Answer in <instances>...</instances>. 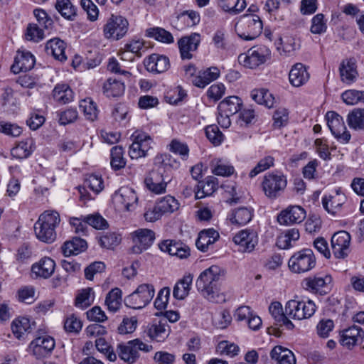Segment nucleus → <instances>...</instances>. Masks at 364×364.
<instances>
[{
  "label": "nucleus",
  "mask_w": 364,
  "mask_h": 364,
  "mask_svg": "<svg viewBox=\"0 0 364 364\" xmlns=\"http://www.w3.org/2000/svg\"><path fill=\"white\" fill-rule=\"evenodd\" d=\"M225 270L212 265L203 271L198 277L196 286L203 297L212 302H221L224 296L219 294V281L224 277Z\"/></svg>",
  "instance_id": "nucleus-1"
},
{
  "label": "nucleus",
  "mask_w": 364,
  "mask_h": 364,
  "mask_svg": "<svg viewBox=\"0 0 364 364\" xmlns=\"http://www.w3.org/2000/svg\"><path fill=\"white\" fill-rule=\"evenodd\" d=\"M60 215L55 210H46L34 225L37 238L46 243L53 242L56 238L55 228L60 224Z\"/></svg>",
  "instance_id": "nucleus-2"
},
{
  "label": "nucleus",
  "mask_w": 364,
  "mask_h": 364,
  "mask_svg": "<svg viewBox=\"0 0 364 364\" xmlns=\"http://www.w3.org/2000/svg\"><path fill=\"white\" fill-rule=\"evenodd\" d=\"M263 28L260 17L254 14H245L240 16L235 25V31L240 38L252 41L258 37Z\"/></svg>",
  "instance_id": "nucleus-3"
},
{
  "label": "nucleus",
  "mask_w": 364,
  "mask_h": 364,
  "mask_svg": "<svg viewBox=\"0 0 364 364\" xmlns=\"http://www.w3.org/2000/svg\"><path fill=\"white\" fill-rule=\"evenodd\" d=\"M316 259L311 249L304 248L294 252L288 262L290 270L294 273H306L313 269Z\"/></svg>",
  "instance_id": "nucleus-4"
},
{
  "label": "nucleus",
  "mask_w": 364,
  "mask_h": 364,
  "mask_svg": "<svg viewBox=\"0 0 364 364\" xmlns=\"http://www.w3.org/2000/svg\"><path fill=\"white\" fill-rule=\"evenodd\" d=\"M152 346L144 343L139 338H136L120 343L117 346V354L121 360L128 364H133L139 358V350L148 353L152 350Z\"/></svg>",
  "instance_id": "nucleus-5"
},
{
  "label": "nucleus",
  "mask_w": 364,
  "mask_h": 364,
  "mask_svg": "<svg viewBox=\"0 0 364 364\" xmlns=\"http://www.w3.org/2000/svg\"><path fill=\"white\" fill-rule=\"evenodd\" d=\"M287 185L286 176L281 173L272 172L264 176L262 186L264 195L269 199L280 196Z\"/></svg>",
  "instance_id": "nucleus-6"
},
{
  "label": "nucleus",
  "mask_w": 364,
  "mask_h": 364,
  "mask_svg": "<svg viewBox=\"0 0 364 364\" xmlns=\"http://www.w3.org/2000/svg\"><path fill=\"white\" fill-rule=\"evenodd\" d=\"M154 293L155 290L151 284H141L134 292L124 298V304L134 309H142L152 300Z\"/></svg>",
  "instance_id": "nucleus-7"
},
{
  "label": "nucleus",
  "mask_w": 364,
  "mask_h": 364,
  "mask_svg": "<svg viewBox=\"0 0 364 364\" xmlns=\"http://www.w3.org/2000/svg\"><path fill=\"white\" fill-rule=\"evenodd\" d=\"M129 22L122 16L112 14L103 27L105 38L118 41L122 38L128 31Z\"/></svg>",
  "instance_id": "nucleus-8"
},
{
  "label": "nucleus",
  "mask_w": 364,
  "mask_h": 364,
  "mask_svg": "<svg viewBox=\"0 0 364 364\" xmlns=\"http://www.w3.org/2000/svg\"><path fill=\"white\" fill-rule=\"evenodd\" d=\"M269 55L270 50L267 47L255 46L249 49L247 53L240 54L238 62L245 67L255 68L264 63Z\"/></svg>",
  "instance_id": "nucleus-9"
},
{
  "label": "nucleus",
  "mask_w": 364,
  "mask_h": 364,
  "mask_svg": "<svg viewBox=\"0 0 364 364\" xmlns=\"http://www.w3.org/2000/svg\"><path fill=\"white\" fill-rule=\"evenodd\" d=\"M316 311V305L311 300H290L286 304V313L289 318L302 320L311 317Z\"/></svg>",
  "instance_id": "nucleus-10"
},
{
  "label": "nucleus",
  "mask_w": 364,
  "mask_h": 364,
  "mask_svg": "<svg viewBox=\"0 0 364 364\" xmlns=\"http://www.w3.org/2000/svg\"><path fill=\"white\" fill-rule=\"evenodd\" d=\"M131 139L132 144L129 146V156L132 159L145 157L151 148L153 143L151 137L148 134L137 130L132 134Z\"/></svg>",
  "instance_id": "nucleus-11"
},
{
  "label": "nucleus",
  "mask_w": 364,
  "mask_h": 364,
  "mask_svg": "<svg viewBox=\"0 0 364 364\" xmlns=\"http://www.w3.org/2000/svg\"><path fill=\"white\" fill-rule=\"evenodd\" d=\"M327 124L331 133L340 141L348 143L350 139V134L345 126L343 118L335 112H328L326 114Z\"/></svg>",
  "instance_id": "nucleus-12"
},
{
  "label": "nucleus",
  "mask_w": 364,
  "mask_h": 364,
  "mask_svg": "<svg viewBox=\"0 0 364 364\" xmlns=\"http://www.w3.org/2000/svg\"><path fill=\"white\" fill-rule=\"evenodd\" d=\"M171 181L168 175L153 168L144 179L145 186L154 194L166 192L167 184Z\"/></svg>",
  "instance_id": "nucleus-13"
},
{
  "label": "nucleus",
  "mask_w": 364,
  "mask_h": 364,
  "mask_svg": "<svg viewBox=\"0 0 364 364\" xmlns=\"http://www.w3.org/2000/svg\"><path fill=\"white\" fill-rule=\"evenodd\" d=\"M55 346V340L48 335L36 338L29 344V349L36 358H41L50 354Z\"/></svg>",
  "instance_id": "nucleus-14"
},
{
  "label": "nucleus",
  "mask_w": 364,
  "mask_h": 364,
  "mask_svg": "<svg viewBox=\"0 0 364 364\" xmlns=\"http://www.w3.org/2000/svg\"><path fill=\"white\" fill-rule=\"evenodd\" d=\"M234 242L242 252H252L258 243L257 232L250 229L240 231L233 237Z\"/></svg>",
  "instance_id": "nucleus-15"
},
{
  "label": "nucleus",
  "mask_w": 364,
  "mask_h": 364,
  "mask_svg": "<svg viewBox=\"0 0 364 364\" xmlns=\"http://www.w3.org/2000/svg\"><path fill=\"white\" fill-rule=\"evenodd\" d=\"M350 235L344 230L336 232L331 237V247L336 258H345L350 252Z\"/></svg>",
  "instance_id": "nucleus-16"
},
{
  "label": "nucleus",
  "mask_w": 364,
  "mask_h": 364,
  "mask_svg": "<svg viewBox=\"0 0 364 364\" xmlns=\"http://www.w3.org/2000/svg\"><path fill=\"white\" fill-rule=\"evenodd\" d=\"M331 281V277L329 275L317 274L304 279L302 285L305 289L311 292L325 294L330 289L329 285Z\"/></svg>",
  "instance_id": "nucleus-17"
},
{
  "label": "nucleus",
  "mask_w": 364,
  "mask_h": 364,
  "mask_svg": "<svg viewBox=\"0 0 364 364\" xmlns=\"http://www.w3.org/2000/svg\"><path fill=\"white\" fill-rule=\"evenodd\" d=\"M200 43V35L198 33H192L189 36L181 38L178 41V46L183 60H190L193 58L192 52L196 51Z\"/></svg>",
  "instance_id": "nucleus-18"
},
{
  "label": "nucleus",
  "mask_w": 364,
  "mask_h": 364,
  "mask_svg": "<svg viewBox=\"0 0 364 364\" xmlns=\"http://www.w3.org/2000/svg\"><path fill=\"white\" fill-rule=\"evenodd\" d=\"M306 218L305 210L299 205H291L282 210L277 217L281 225H289L301 223Z\"/></svg>",
  "instance_id": "nucleus-19"
},
{
  "label": "nucleus",
  "mask_w": 364,
  "mask_h": 364,
  "mask_svg": "<svg viewBox=\"0 0 364 364\" xmlns=\"http://www.w3.org/2000/svg\"><path fill=\"white\" fill-rule=\"evenodd\" d=\"M132 239L135 244L133 250L139 254L152 245L155 240V233L149 229H139L132 233Z\"/></svg>",
  "instance_id": "nucleus-20"
},
{
  "label": "nucleus",
  "mask_w": 364,
  "mask_h": 364,
  "mask_svg": "<svg viewBox=\"0 0 364 364\" xmlns=\"http://www.w3.org/2000/svg\"><path fill=\"white\" fill-rule=\"evenodd\" d=\"M35 62V58L31 53L18 51L11 70L14 74L27 72L33 68Z\"/></svg>",
  "instance_id": "nucleus-21"
},
{
  "label": "nucleus",
  "mask_w": 364,
  "mask_h": 364,
  "mask_svg": "<svg viewBox=\"0 0 364 364\" xmlns=\"http://www.w3.org/2000/svg\"><path fill=\"white\" fill-rule=\"evenodd\" d=\"M364 332L362 328L357 326H352L342 331L340 342L342 346L348 349L363 341Z\"/></svg>",
  "instance_id": "nucleus-22"
},
{
  "label": "nucleus",
  "mask_w": 364,
  "mask_h": 364,
  "mask_svg": "<svg viewBox=\"0 0 364 364\" xmlns=\"http://www.w3.org/2000/svg\"><path fill=\"white\" fill-rule=\"evenodd\" d=\"M171 329L166 319L154 321L148 326L146 333L148 336L157 342L164 341L168 336Z\"/></svg>",
  "instance_id": "nucleus-23"
},
{
  "label": "nucleus",
  "mask_w": 364,
  "mask_h": 364,
  "mask_svg": "<svg viewBox=\"0 0 364 364\" xmlns=\"http://www.w3.org/2000/svg\"><path fill=\"white\" fill-rule=\"evenodd\" d=\"M114 200L129 211L135 208L138 197L132 188L122 187L114 193Z\"/></svg>",
  "instance_id": "nucleus-24"
},
{
  "label": "nucleus",
  "mask_w": 364,
  "mask_h": 364,
  "mask_svg": "<svg viewBox=\"0 0 364 364\" xmlns=\"http://www.w3.org/2000/svg\"><path fill=\"white\" fill-rule=\"evenodd\" d=\"M346 201V197L340 190H336L333 195L325 196L322 198L324 209L332 215H335L340 210Z\"/></svg>",
  "instance_id": "nucleus-25"
},
{
  "label": "nucleus",
  "mask_w": 364,
  "mask_h": 364,
  "mask_svg": "<svg viewBox=\"0 0 364 364\" xmlns=\"http://www.w3.org/2000/svg\"><path fill=\"white\" fill-rule=\"evenodd\" d=\"M55 267V261L48 257H44L32 265L31 272L37 277L48 279L53 274Z\"/></svg>",
  "instance_id": "nucleus-26"
},
{
  "label": "nucleus",
  "mask_w": 364,
  "mask_h": 364,
  "mask_svg": "<svg viewBox=\"0 0 364 364\" xmlns=\"http://www.w3.org/2000/svg\"><path fill=\"white\" fill-rule=\"evenodd\" d=\"M11 330L14 336L21 340L30 333L35 328V322H31L28 318L18 317L11 323Z\"/></svg>",
  "instance_id": "nucleus-27"
},
{
  "label": "nucleus",
  "mask_w": 364,
  "mask_h": 364,
  "mask_svg": "<svg viewBox=\"0 0 364 364\" xmlns=\"http://www.w3.org/2000/svg\"><path fill=\"white\" fill-rule=\"evenodd\" d=\"M269 311L273 317L276 325L279 326H284L288 330L294 328V324L289 320L286 311H283L282 306L279 302H272L269 307Z\"/></svg>",
  "instance_id": "nucleus-28"
},
{
  "label": "nucleus",
  "mask_w": 364,
  "mask_h": 364,
  "mask_svg": "<svg viewBox=\"0 0 364 364\" xmlns=\"http://www.w3.org/2000/svg\"><path fill=\"white\" fill-rule=\"evenodd\" d=\"M220 76V70L217 67H211L198 72L192 82L198 87H205L211 82L217 80Z\"/></svg>",
  "instance_id": "nucleus-29"
},
{
  "label": "nucleus",
  "mask_w": 364,
  "mask_h": 364,
  "mask_svg": "<svg viewBox=\"0 0 364 364\" xmlns=\"http://www.w3.org/2000/svg\"><path fill=\"white\" fill-rule=\"evenodd\" d=\"M310 75L306 66L302 63H296L289 74L290 83L294 87H300L304 85L309 79Z\"/></svg>",
  "instance_id": "nucleus-30"
},
{
  "label": "nucleus",
  "mask_w": 364,
  "mask_h": 364,
  "mask_svg": "<svg viewBox=\"0 0 364 364\" xmlns=\"http://www.w3.org/2000/svg\"><path fill=\"white\" fill-rule=\"evenodd\" d=\"M66 43L58 38H54L47 41L46 44V51L48 55L59 61H64L67 57L65 55Z\"/></svg>",
  "instance_id": "nucleus-31"
},
{
  "label": "nucleus",
  "mask_w": 364,
  "mask_h": 364,
  "mask_svg": "<svg viewBox=\"0 0 364 364\" xmlns=\"http://www.w3.org/2000/svg\"><path fill=\"white\" fill-rule=\"evenodd\" d=\"M155 169L159 171L166 172L172 169H177L180 163L169 154H159L154 159Z\"/></svg>",
  "instance_id": "nucleus-32"
},
{
  "label": "nucleus",
  "mask_w": 364,
  "mask_h": 364,
  "mask_svg": "<svg viewBox=\"0 0 364 364\" xmlns=\"http://www.w3.org/2000/svg\"><path fill=\"white\" fill-rule=\"evenodd\" d=\"M218 187V180L214 176H208L205 181H200L197 186L196 198L200 199L211 196Z\"/></svg>",
  "instance_id": "nucleus-33"
},
{
  "label": "nucleus",
  "mask_w": 364,
  "mask_h": 364,
  "mask_svg": "<svg viewBox=\"0 0 364 364\" xmlns=\"http://www.w3.org/2000/svg\"><path fill=\"white\" fill-rule=\"evenodd\" d=\"M270 357L277 361V364H296V358L292 351L280 346L272 348Z\"/></svg>",
  "instance_id": "nucleus-34"
},
{
  "label": "nucleus",
  "mask_w": 364,
  "mask_h": 364,
  "mask_svg": "<svg viewBox=\"0 0 364 364\" xmlns=\"http://www.w3.org/2000/svg\"><path fill=\"white\" fill-rule=\"evenodd\" d=\"M87 247V242L77 237H73L71 240L66 241L62 246V251L65 257L72 255H78L84 252Z\"/></svg>",
  "instance_id": "nucleus-35"
},
{
  "label": "nucleus",
  "mask_w": 364,
  "mask_h": 364,
  "mask_svg": "<svg viewBox=\"0 0 364 364\" xmlns=\"http://www.w3.org/2000/svg\"><path fill=\"white\" fill-rule=\"evenodd\" d=\"M242 105L240 98L237 96H230L219 103L218 109L223 114L232 116L240 110Z\"/></svg>",
  "instance_id": "nucleus-36"
},
{
  "label": "nucleus",
  "mask_w": 364,
  "mask_h": 364,
  "mask_svg": "<svg viewBox=\"0 0 364 364\" xmlns=\"http://www.w3.org/2000/svg\"><path fill=\"white\" fill-rule=\"evenodd\" d=\"M146 66L148 70L161 73L169 68V59L165 55H153L149 57Z\"/></svg>",
  "instance_id": "nucleus-37"
},
{
  "label": "nucleus",
  "mask_w": 364,
  "mask_h": 364,
  "mask_svg": "<svg viewBox=\"0 0 364 364\" xmlns=\"http://www.w3.org/2000/svg\"><path fill=\"white\" fill-rule=\"evenodd\" d=\"M339 70L341 80L347 84L353 82L358 75L355 63L352 60H343Z\"/></svg>",
  "instance_id": "nucleus-38"
},
{
  "label": "nucleus",
  "mask_w": 364,
  "mask_h": 364,
  "mask_svg": "<svg viewBox=\"0 0 364 364\" xmlns=\"http://www.w3.org/2000/svg\"><path fill=\"white\" fill-rule=\"evenodd\" d=\"M124 90V83L116 79L109 78L103 85V92L109 98L122 96Z\"/></svg>",
  "instance_id": "nucleus-39"
},
{
  "label": "nucleus",
  "mask_w": 364,
  "mask_h": 364,
  "mask_svg": "<svg viewBox=\"0 0 364 364\" xmlns=\"http://www.w3.org/2000/svg\"><path fill=\"white\" fill-rule=\"evenodd\" d=\"M193 275L191 274L185 275L178 281L173 291V296L177 299H183L188 296L193 282Z\"/></svg>",
  "instance_id": "nucleus-40"
},
{
  "label": "nucleus",
  "mask_w": 364,
  "mask_h": 364,
  "mask_svg": "<svg viewBox=\"0 0 364 364\" xmlns=\"http://www.w3.org/2000/svg\"><path fill=\"white\" fill-rule=\"evenodd\" d=\"M55 7L65 19L73 21L77 16V8L70 0H56Z\"/></svg>",
  "instance_id": "nucleus-41"
},
{
  "label": "nucleus",
  "mask_w": 364,
  "mask_h": 364,
  "mask_svg": "<svg viewBox=\"0 0 364 364\" xmlns=\"http://www.w3.org/2000/svg\"><path fill=\"white\" fill-rule=\"evenodd\" d=\"M299 237L300 235L298 229H289L278 237L277 245L280 249H289L293 246L292 242L297 241L299 239Z\"/></svg>",
  "instance_id": "nucleus-42"
},
{
  "label": "nucleus",
  "mask_w": 364,
  "mask_h": 364,
  "mask_svg": "<svg viewBox=\"0 0 364 364\" xmlns=\"http://www.w3.org/2000/svg\"><path fill=\"white\" fill-rule=\"evenodd\" d=\"M53 97L61 104L70 102L73 98V92L68 85L58 84L53 90Z\"/></svg>",
  "instance_id": "nucleus-43"
},
{
  "label": "nucleus",
  "mask_w": 364,
  "mask_h": 364,
  "mask_svg": "<svg viewBox=\"0 0 364 364\" xmlns=\"http://www.w3.org/2000/svg\"><path fill=\"white\" fill-rule=\"evenodd\" d=\"M146 36L154 38L164 43H172L174 41L173 35L168 31L160 27H154L146 29Z\"/></svg>",
  "instance_id": "nucleus-44"
},
{
  "label": "nucleus",
  "mask_w": 364,
  "mask_h": 364,
  "mask_svg": "<svg viewBox=\"0 0 364 364\" xmlns=\"http://www.w3.org/2000/svg\"><path fill=\"white\" fill-rule=\"evenodd\" d=\"M251 97L259 105H263L267 107L270 108L274 105V98L267 90H253L251 92Z\"/></svg>",
  "instance_id": "nucleus-45"
},
{
  "label": "nucleus",
  "mask_w": 364,
  "mask_h": 364,
  "mask_svg": "<svg viewBox=\"0 0 364 364\" xmlns=\"http://www.w3.org/2000/svg\"><path fill=\"white\" fill-rule=\"evenodd\" d=\"M252 215V210L251 208L242 207L233 211L230 220L232 223L243 225L251 220Z\"/></svg>",
  "instance_id": "nucleus-46"
},
{
  "label": "nucleus",
  "mask_w": 364,
  "mask_h": 364,
  "mask_svg": "<svg viewBox=\"0 0 364 364\" xmlns=\"http://www.w3.org/2000/svg\"><path fill=\"white\" fill-rule=\"evenodd\" d=\"M122 290L119 288L112 289L107 295L105 304L109 311H117L122 305Z\"/></svg>",
  "instance_id": "nucleus-47"
},
{
  "label": "nucleus",
  "mask_w": 364,
  "mask_h": 364,
  "mask_svg": "<svg viewBox=\"0 0 364 364\" xmlns=\"http://www.w3.org/2000/svg\"><path fill=\"white\" fill-rule=\"evenodd\" d=\"M219 5L225 12L237 14L246 7L245 0H218Z\"/></svg>",
  "instance_id": "nucleus-48"
},
{
  "label": "nucleus",
  "mask_w": 364,
  "mask_h": 364,
  "mask_svg": "<svg viewBox=\"0 0 364 364\" xmlns=\"http://www.w3.org/2000/svg\"><path fill=\"white\" fill-rule=\"evenodd\" d=\"M80 108L82 110L87 119L92 122L97 118L98 109L94 100L87 97L80 101Z\"/></svg>",
  "instance_id": "nucleus-49"
},
{
  "label": "nucleus",
  "mask_w": 364,
  "mask_h": 364,
  "mask_svg": "<svg viewBox=\"0 0 364 364\" xmlns=\"http://www.w3.org/2000/svg\"><path fill=\"white\" fill-rule=\"evenodd\" d=\"M211 170L213 174L225 177L232 175L235 171L232 166L223 162L220 159H215L212 161Z\"/></svg>",
  "instance_id": "nucleus-50"
},
{
  "label": "nucleus",
  "mask_w": 364,
  "mask_h": 364,
  "mask_svg": "<svg viewBox=\"0 0 364 364\" xmlns=\"http://www.w3.org/2000/svg\"><path fill=\"white\" fill-rule=\"evenodd\" d=\"M349 127L355 130L364 129V109H355L348 116Z\"/></svg>",
  "instance_id": "nucleus-51"
},
{
  "label": "nucleus",
  "mask_w": 364,
  "mask_h": 364,
  "mask_svg": "<svg viewBox=\"0 0 364 364\" xmlns=\"http://www.w3.org/2000/svg\"><path fill=\"white\" fill-rule=\"evenodd\" d=\"M123 149L120 146H115L111 149V161L112 168L114 170H119L126 165L125 159L123 156Z\"/></svg>",
  "instance_id": "nucleus-52"
},
{
  "label": "nucleus",
  "mask_w": 364,
  "mask_h": 364,
  "mask_svg": "<svg viewBox=\"0 0 364 364\" xmlns=\"http://www.w3.org/2000/svg\"><path fill=\"white\" fill-rule=\"evenodd\" d=\"M93 291L92 288L82 289L76 296L75 306L80 309H86L93 302Z\"/></svg>",
  "instance_id": "nucleus-53"
},
{
  "label": "nucleus",
  "mask_w": 364,
  "mask_h": 364,
  "mask_svg": "<svg viewBox=\"0 0 364 364\" xmlns=\"http://www.w3.org/2000/svg\"><path fill=\"white\" fill-rule=\"evenodd\" d=\"M179 203L177 200L171 196H167L157 203V208L162 214L173 213L178 210Z\"/></svg>",
  "instance_id": "nucleus-54"
},
{
  "label": "nucleus",
  "mask_w": 364,
  "mask_h": 364,
  "mask_svg": "<svg viewBox=\"0 0 364 364\" xmlns=\"http://www.w3.org/2000/svg\"><path fill=\"white\" fill-rule=\"evenodd\" d=\"M95 346L98 351L105 354L109 361H115L117 355L113 348L105 341L104 338H98L95 341Z\"/></svg>",
  "instance_id": "nucleus-55"
},
{
  "label": "nucleus",
  "mask_w": 364,
  "mask_h": 364,
  "mask_svg": "<svg viewBox=\"0 0 364 364\" xmlns=\"http://www.w3.org/2000/svg\"><path fill=\"white\" fill-rule=\"evenodd\" d=\"M33 150L31 149V143L28 141H21L11 151V155L16 159H23L28 157Z\"/></svg>",
  "instance_id": "nucleus-56"
},
{
  "label": "nucleus",
  "mask_w": 364,
  "mask_h": 364,
  "mask_svg": "<svg viewBox=\"0 0 364 364\" xmlns=\"http://www.w3.org/2000/svg\"><path fill=\"white\" fill-rule=\"evenodd\" d=\"M121 236L115 232H107L100 237L99 242L102 247L113 249L121 242Z\"/></svg>",
  "instance_id": "nucleus-57"
},
{
  "label": "nucleus",
  "mask_w": 364,
  "mask_h": 364,
  "mask_svg": "<svg viewBox=\"0 0 364 364\" xmlns=\"http://www.w3.org/2000/svg\"><path fill=\"white\" fill-rule=\"evenodd\" d=\"M274 159L272 156H268L261 159L254 168L250 172V177L253 178L262 171L269 169L274 166Z\"/></svg>",
  "instance_id": "nucleus-58"
},
{
  "label": "nucleus",
  "mask_w": 364,
  "mask_h": 364,
  "mask_svg": "<svg viewBox=\"0 0 364 364\" xmlns=\"http://www.w3.org/2000/svg\"><path fill=\"white\" fill-rule=\"evenodd\" d=\"M205 134L208 140L214 145H220L223 141V134L219 128L215 125H210L205 128Z\"/></svg>",
  "instance_id": "nucleus-59"
},
{
  "label": "nucleus",
  "mask_w": 364,
  "mask_h": 364,
  "mask_svg": "<svg viewBox=\"0 0 364 364\" xmlns=\"http://www.w3.org/2000/svg\"><path fill=\"white\" fill-rule=\"evenodd\" d=\"M212 41L218 50H224L227 48V33L225 28H219L213 35Z\"/></svg>",
  "instance_id": "nucleus-60"
},
{
  "label": "nucleus",
  "mask_w": 364,
  "mask_h": 364,
  "mask_svg": "<svg viewBox=\"0 0 364 364\" xmlns=\"http://www.w3.org/2000/svg\"><path fill=\"white\" fill-rule=\"evenodd\" d=\"M169 150L181 156L183 160L188 157L189 149L186 144L182 143L177 139H173L169 144Z\"/></svg>",
  "instance_id": "nucleus-61"
},
{
  "label": "nucleus",
  "mask_w": 364,
  "mask_h": 364,
  "mask_svg": "<svg viewBox=\"0 0 364 364\" xmlns=\"http://www.w3.org/2000/svg\"><path fill=\"white\" fill-rule=\"evenodd\" d=\"M84 186L89 188L95 194L99 193L104 188L103 180L97 175H90L85 179Z\"/></svg>",
  "instance_id": "nucleus-62"
},
{
  "label": "nucleus",
  "mask_w": 364,
  "mask_h": 364,
  "mask_svg": "<svg viewBox=\"0 0 364 364\" xmlns=\"http://www.w3.org/2000/svg\"><path fill=\"white\" fill-rule=\"evenodd\" d=\"M232 321V316L228 310H223L213 318L214 326L220 329L227 328Z\"/></svg>",
  "instance_id": "nucleus-63"
},
{
  "label": "nucleus",
  "mask_w": 364,
  "mask_h": 364,
  "mask_svg": "<svg viewBox=\"0 0 364 364\" xmlns=\"http://www.w3.org/2000/svg\"><path fill=\"white\" fill-rule=\"evenodd\" d=\"M0 132L13 137H17L22 133V128L16 124L4 121L0 122Z\"/></svg>",
  "instance_id": "nucleus-64"
}]
</instances>
